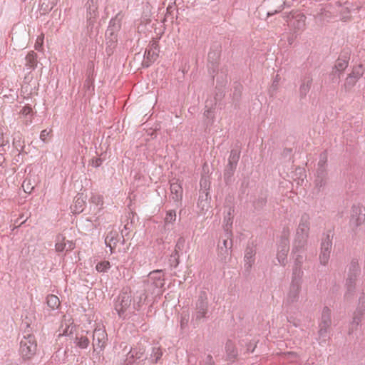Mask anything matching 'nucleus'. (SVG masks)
Wrapping results in <instances>:
<instances>
[{
	"mask_svg": "<svg viewBox=\"0 0 365 365\" xmlns=\"http://www.w3.org/2000/svg\"><path fill=\"white\" fill-rule=\"evenodd\" d=\"M91 202L96 205L103 204V197L99 195H93L91 197Z\"/></svg>",
	"mask_w": 365,
	"mask_h": 365,
	"instance_id": "obj_52",
	"label": "nucleus"
},
{
	"mask_svg": "<svg viewBox=\"0 0 365 365\" xmlns=\"http://www.w3.org/2000/svg\"><path fill=\"white\" fill-rule=\"evenodd\" d=\"M131 301L130 292L123 289L114 302V309L120 317H123L124 313L130 307Z\"/></svg>",
	"mask_w": 365,
	"mask_h": 365,
	"instance_id": "obj_10",
	"label": "nucleus"
},
{
	"mask_svg": "<svg viewBox=\"0 0 365 365\" xmlns=\"http://www.w3.org/2000/svg\"><path fill=\"white\" fill-rule=\"evenodd\" d=\"M319 331H318V337L317 340L318 341L320 345L325 344L327 340L329 339V329L330 327H324L322 325H319Z\"/></svg>",
	"mask_w": 365,
	"mask_h": 365,
	"instance_id": "obj_33",
	"label": "nucleus"
},
{
	"mask_svg": "<svg viewBox=\"0 0 365 365\" xmlns=\"http://www.w3.org/2000/svg\"><path fill=\"white\" fill-rule=\"evenodd\" d=\"M289 230L284 228L277 247V259L279 263L285 266L287 264V254L289 250Z\"/></svg>",
	"mask_w": 365,
	"mask_h": 365,
	"instance_id": "obj_9",
	"label": "nucleus"
},
{
	"mask_svg": "<svg viewBox=\"0 0 365 365\" xmlns=\"http://www.w3.org/2000/svg\"><path fill=\"white\" fill-rule=\"evenodd\" d=\"M85 205V201L81 197H76L74 200V205L73 207V212L75 213H81L83 210V207Z\"/></svg>",
	"mask_w": 365,
	"mask_h": 365,
	"instance_id": "obj_41",
	"label": "nucleus"
},
{
	"mask_svg": "<svg viewBox=\"0 0 365 365\" xmlns=\"http://www.w3.org/2000/svg\"><path fill=\"white\" fill-rule=\"evenodd\" d=\"M124 365H141V361H138L132 353V350L126 354V358L124 361Z\"/></svg>",
	"mask_w": 365,
	"mask_h": 365,
	"instance_id": "obj_43",
	"label": "nucleus"
},
{
	"mask_svg": "<svg viewBox=\"0 0 365 365\" xmlns=\"http://www.w3.org/2000/svg\"><path fill=\"white\" fill-rule=\"evenodd\" d=\"M234 212V207H229L227 210V214L224 217V232H225V236L227 237L232 236V226L233 222Z\"/></svg>",
	"mask_w": 365,
	"mask_h": 365,
	"instance_id": "obj_20",
	"label": "nucleus"
},
{
	"mask_svg": "<svg viewBox=\"0 0 365 365\" xmlns=\"http://www.w3.org/2000/svg\"><path fill=\"white\" fill-rule=\"evenodd\" d=\"M163 354V351L160 346H155L152 347L149 357H145V359L150 364H158L161 361Z\"/></svg>",
	"mask_w": 365,
	"mask_h": 365,
	"instance_id": "obj_23",
	"label": "nucleus"
},
{
	"mask_svg": "<svg viewBox=\"0 0 365 365\" xmlns=\"http://www.w3.org/2000/svg\"><path fill=\"white\" fill-rule=\"evenodd\" d=\"M365 222V207L359 205L351 207L349 225L353 228H357Z\"/></svg>",
	"mask_w": 365,
	"mask_h": 365,
	"instance_id": "obj_14",
	"label": "nucleus"
},
{
	"mask_svg": "<svg viewBox=\"0 0 365 365\" xmlns=\"http://www.w3.org/2000/svg\"><path fill=\"white\" fill-rule=\"evenodd\" d=\"M364 297H360L359 303L361 304V306L359 307L356 312L354 313L352 321L350 323L348 334L349 335L352 334L354 331L357 329L359 325L362 316L364 314V311L365 310V305H364Z\"/></svg>",
	"mask_w": 365,
	"mask_h": 365,
	"instance_id": "obj_18",
	"label": "nucleus"
},
{
	"mask_svg": "<svg viewBox=\"0 0 365 365\" xmlns=\"http://www.w3.org/2000/svg\"><path fill=\"white\" fill-rule=\"evenodd\" d=\"M225 351L229 360H233L237 356V351L235 347L234 343L228 340L225 344Z\"/></svg>",
	"mask_w": 365,
	"mask_h": 365,
	"instance_id": "obj_36",
	"label": "nucleus"
},
{
	"mask_svg": "<svg viewBox=\"0 0 365 365\" xmlns=\"http://www.w3.org/2000/svg\"><path fill=\"white\" fill-rule=\"evenodd\" d=\"M313 82L312 76L310 73H306L301 77L299 85V97L304 98L309 92Z\"/></svg>",
	"mask_w": 365,
	"mask_h": 365,
	"instance_id": "obj_19",
	"label": "nucleus"
},
{
	"mask_svg": "<svg viewBox=\"0 0 365 365\" xmlns=\"http://www.w3.org/2000/svg\"><path fill=\"white\" fill-rule=\"evenodd\" d=\"M185 240L184 237H180L177 242H176V245H175V255H178V254H180V252H182L185 247Z\"/></svg>",
	"mask_w": 365,
	"mask_h": 365,
	"instance_id": "obj_51",
	"label": "nucleus"
},
{
	"mask_svg": "<svg viewBox=\"0 0 365 365\" xmlns=\"http://www.w3.org/2000/svg\"><path fill=\"white\" fill-rule=\"evenodd\" d=\"M279 75H277L275 77V79L273 81L272 87H274V88H277L278 83H279Z\"/></svg>",
	"mask_w": 365,
	"mask_h": 365,
	"instance_id": "obj_64",
	"label": "nucleus"
},
{
	"mask_svg": "<svg viewBox=\"0 0 365 365\" xmlns=\"http://www.w3.org/2000/svg\"><path fill=\"white\" fill-rule=\"evenodd\" d=\"M284 18L294 34L302 31L306 28V16L299 11H292Z\"/></svg>",
	"mask_w": 365,
	"mask_h": 365,
	"instance_id": "obj_6",
	"label": "nucleus"
},
{
	"mask_svg": "<svg viewBox=\"0 0 365 365\" xmlns=\"http://www.w3.org/2000/svg\"><path fill=\"white\" fill-rule=\"evenodd\" d=\"M86 20L88 26H93L98 16V0H88L86 4Z\"/></svg>",
	"mask_w": 365,
	"mask_h": 365,
	"instance_id": "obj_16",
	"label": "nucleus"
},
{
	"mask_svg": "<svg viewBox=\"0 0 365 365\" xmlns=\"http://www.w3.org/2000/svg\"><path fill=\"white\" fill-rule=\"evenodd\" d=\"M170 197L175 202L177 207L181 205L183 189L182 182L179 179L173 178L170 181Z\"/></svg>",
	"mask_w": 365,
	"mask_h": 365,
	"instance_id": "obj_15",
	"label": "nucleus"
},
{
	"mask_svg": "<svg viewBox=\"0 0 365 365\" xmlns=\"http://www.w3.org/2000/svg\"><path fill=\"white\" fill-rule=\"evenodd\" d=\"M49 133H50V132L48 131L46 129L43 130L40 134V139L42 141L46 142V140L47 137L48 136Z\"/></svg>",
	"mask_w": 365,
	"mask_h": 365,
	"instance_id": "obj_61",
	"label": "nucleus"
},
{
	"mask_svg": "<svg viewBox=\"0 0 365 365\" xmlns=\"http://www.w3.org/2000/svg\"><path fill=\"white\" fill-rule=\"evenodd\" d=\"M66 243L67 244L66 247V253L73 250L75 248V244L72 241L67 240Z\"/></svg>",
	"mask_w": 365,
	"mask_h": 365,
	"instance_id": "obj_62",
	"label": "nucleus"
},
{
	"mask_svg": "<svg viewBox=\"0 0 365 365\" xmlns=\"http://www.w3.org/2000/svg\"><path fill=\"white\" fill-rule=\"evenodd\" d=\"M123 16L120 12L118 13L115 17L112 18L109 22L108 27L106 31L118 33L121 28V21Z\"/></svg>",
	"mask_w": 365,
	"mask_h": 365,
	"instance_id": "obj_28",
	"label": "nucleus"
},
{
	"mask_svg": "<svg viewBox=\"0 0 365 365\" xmlns=\"http://www.w3.org/2000/svg\"><path fill=\"white\" fill-rule=\"evenodd\" d=\"M338 4L341 7L339 12L342 14H351L358 9V6H354L352 1L340 0Z\"/></svg>",
	"mask_w": 365,
	"mask_h": 365,
	"instance_id": "obj_29",
	"label": "nucleus"
},
{
	"mask_svg": "<svg viewBox=\"0 0 365 365\" xmlns=\"http://www.w3.org/2000/svg\"><path fill=\"white\" fill-rule=\"evenodd\" d=\"M331 309L329 307H325L323 308L319 325H322L324 327L331 326Z\"/></svg>",
	"mask_w": 365,
	"mask_h": 365,
	"instance_id": "obj_34",
	"label": "nucleus"
},
{
	"mask_svg": "<svg viewBox=\"0 0 365 365\" xmlns=\"http://www.w3.org/2000/svg\"><path fill=\"white\" fill-rule=\"evenodd\" d=\"M349 57L346 55H341L336 61L334 66L330 73V77L334 82H339L341 75L348 67Z\"/></svg>",
	"mask_w": 365,
	"mask_h": 365,
	"instance_id": "obj_12",
	"label": "nucleus"
},
{
	"mask_svg": "<svg viewBox=\"0 0 365 365\" xmlns=\"http://www.w3.org/2000/svg\"><path fill=\"white\" fill-rule=\"evenodd\" d=\"M357 81H358L356 80L354 78L348 76L345 79L344 83L343 85L345 91H349L355 86Z\"/></svg>",
	"mask_w": 365,
	"mask_h": 365,
	"instance_id": "obj_45",
	"label": "nucleus"
},
{
	"mask_svg": "<svg viewBox=\"0 0 365 365\" xmlns=\"http://www.w3.org/2000/svg\"><path fill=\"white\" fill-rule=\"evenodd\" d=\"M304 252L305 251L297 252L296 254H294L292 252V253L293 255L294 260V264H296V265H302V264L304 262V258H305Z\"/></svg>",
	"mask_w": 365,
	"mask_h": 365,
	"instance_id": "obj_47",
	"label": "nucleus"
},
{
	"mask_svg": "<svg viewBox=\"0 0 365 365\" xmlns=\"http://www.w3.org/2000/svg\"><path fill=\"white\" fill-rule=\"evenodd\" d=\"M180 257V254H178V255H175V252H174V254L173 253L171 255H170V265L173 267V265L175 267H176L178 264V258Z\"/></svg>",
	"mask_w": 365,
	"mask_h": 365,
	"instance_id": "obj_57",
	"label": "nucleus"
},
{
	"mask_svg": "<svg viewBox=\"0 0 365 365\" xmlns=\"http://www.w3.org/2000/svg\"><path fill=\"white\" fill-rule=\"evenodd\" d=\"M110 264L108 261H103L98 262L96 266V269L98 272H107L110 269Z\"/></svg>",
	"mask_w": 365,
	"mask_h": 365,
	"instance_id": "obj_49",
	"label": "nucleus"
},
{
	"mask_svg": "<svg viewBox=\"0 0 365 365\" xmlns=\"http://www.w3.org/2000/svg\"><path fill=\"white\" fill-rule=\"evenodd\" d=\"M147 292L145 289L140 292H137L136 294L133 297V308L138 311L147 299Z\"/></svg>",
	"mask_w": 365,
	"mask_h": 365,
	"instance_id": "obj_30",
	"label": "nucleus"
},
{
	"mask_svg": "<svg viewBox=\"0 0 365 365\" xmlns=\"http://www.w3.org/2000/svg\"><path fill=\"white\" fill-rule=\"evenodd\" d=\"M165 274L162 269H155L150 272L148 279L145 282V290L151 294H162L165 285Z\"/></svg>",
	"mask_w": 365,
	"mask_h": 365,
	"instance_id": "obj_2",
	"label": "nucleus"
},
{
	"mask_svg": "<svg viewBox=\"0 0 365 365\" xmlns=\"http://www.w3.org/2000/svg\"><path fill=\"white\" fill-rule=\"evenodd\" d=\"M329 4H318L308 9V14L313 16L317 23L323 24L331 17L332 12Z\"/></svg>",
	"mask_w": 365,
	"mask_h": 365,
	"instance_id": "obj_7",
	"label": "nucleus"
},
{
	"mask_svg": "<svg viewBox=\"0 0 365 365\" xmlns=\"http://www.w3.org/2000/svg\"><path fill=\"white\" fill-rule=\"evenodd\" d=\"M120 239H122V242L124 243L123 231H122L121 237L119 236L116 231H110L107 234L105 238V243L110 248L111 252H113L117 242Z\"/></svg>",
	"mask_w": 365,
	"mask_h": 365,
	"instance_id": "obj_21",
	"label": "nucleus"
},
{
	"mask_svg": "<svg viewBox=\"0 0 365 365\" xmlns=\"http://www.w3.org/2000/svg\"><path fill=\"white\" fill-rule=\"evenodd\" d=\"M327 154L326 152H323L320 154L319 160L317 163V170H327Z\"/></svg>",
	"mask_w": 365,
	"mask_h": 365,
	"instance_id": "obj_44",
	"label": "nucleus"
},
{
	"mask_svg": "<svg viewBox=\"0 0 365 365\" xmlns=\"http://www.w3.org/2000/svg\"><path fill=\"white\" fill-rule=\"evenodd\" d=\"M102 164V160L101 158H96L92 160V165L97 168Z\"/></svg>",
	"mask_w": 365,
	"mask_h": 365,
	"instance_id": "obj_63",
	"label": "nucleus"
},
{
	"mask_svg": "<svg viewBox=\"0 0 365 365\" xmlns=\"http://www.w3.org/2000/svg\"><path fill=\"white\" fill-rule=\"evenodd\" d=\"M240 153L237 150L232 149L230 151V154L228 158V164L224 173L225 178H230L233 175L240 159Z\"/></svg>",
	"mask_w": 365,
	"mask_h": 365,
	"instance_id": "obj_17",
	"label": "nucleus"
},
{
	"mask_svg": "<svg viewBox=\"0 0 365 365\" xmlns=\"http://www.w3.org/2000/svg\"><path fill=\"white\" fill-rule=\"evenodd\" d=\"M224 239L222 240V245L220 244L218 245L219 247V255L221 257L225 258L229 255V250L232 248V237H227L224 235Z\"/></svg>",
	"mask_w": 365,
	"mask_h": 365,
	"instance_id": "obj_26",
	"label": "nucleus"
},
{
	"mask_svg": "<svg viewBox=\"0 0 365 365\" xmlns=\"http://www.w3.org/2000/svg\"><path fill=\"white\" fill-rule=\"evenodd\" d=\"M94 73V63L93 61H89L87 65V71L86 74L88 78L93 76Z\"/></svg>",
	"mask_w": 365,
	"mask_h": 365,
	"instance_id": "obj_53",
	"label": "nucleus"
},
{
	"mask_svg": "<svg viewBox=\"0 0 365 365\" xmlns=\"http://www.w3.org/2000/svg\"><path fill=\"white\" fill-rule=\"evenodd\" d=\"M362 75L363 71L361 65L354 67L352 71L349 74V76L354 78L357 81L362 76Z\"/></svg>",
	"mask_w": 365,
	"mask_h": 365,
	"instance_id": "obj_48",
	"label": "nucleus"
},
{
	"mask_svg": "<svg viewBox=\"0 0 365 365\" xmlns=\"http://www.w3.org/2000/svg\"><path fill=\"white\" fill-rule=\"evenodd\" d=\"M310 229V217L304 213L300 218L292 245V252H303L306 250Z\"/></svg>",
	"mask_w": 365,
	"mask_h": 365,
	"instance_id": "obj_1",
	"label": "nucleus"
},
{
	"mask_svg": "<svg viewBox=\"0 0 365 365\" xmlns=\"http://www.w3.org/2000/svg\"><path fill=\"white\" fill-rule=\"evenodd\" d=\"M43 42V36H38L36 41L35 43V46H34L35 49L37 51H41L42 48Z\"/></svg>",
	"mask_w": 365,
	"mask_h": 365,
	"instance_id": "obj_56",
	"label": "nucleus"
},
{
	"mask_svg": "<svg viewBox=\"0 0 365 365\" xmlns=\"http://www.w3.org/2000/svg\"><path fill=\"white\" fill-rule=\"evenodd\" d=\"M204 116L207 120V124L212 125L215 121L214 108L211 107L206 109L204 112Z\"/></svg>",
	"mask_w": 365,
	"mask_h": 365,
	"instance_id": "obj_46",
	"label": "nucleus"
},
{
	"mask_svg": "<svg viewBox=\"0 0 365 365\" xmlns=\"http://www.w3.org/2000/svg\"><path fill=\"white\" fill-rule=\"evenodd\" d=\"M25 67L27 70L31 71L36 68L38 61L37 54L34 51H31L29 52L25 58Z\"/></svg>",
	"mask_w": 365,
	"mask_h": 365,
	"instance_id": "obj_32",
	"label": "nucleus"
},
{
	"mask_svg": "<svg viewBox=\"0 0 365 365\" xmlns=\"http://www.w3.org/2000/svg\"><path fill=\"white\" fill-rule=\"evenodd\" d=\"M208 311V302L205 293H202L194 307L192 314L191 322L194 327L197 326L200 322H203L207 319V314Z\"/></svg>",
	"mask_w": 365,
	"mask_h": 365,
	"instance_id": "obj_4",
	"label": "nucleus"
},
{
	"mask_svg": "<svg viewBox=\"0 0 365 365\" xmlns=\"http://www.w3.org/2000/svg\"><path fill=\"white\" fill-rule=\"evenodd\" d=\"M267 203V195L261 194L252 202L254 209L257 211L261 210Z\"/></svg>",
	"mask_w": 365,
	"mask_h": 365,
	"instance_id": "obj_37",
	"label": "nucleus"
},
{
	"mask_svg": "<svg viewBox=\"0 0 365 365\" xmlns=\"http://www.w3.org/2000/svg\"><path fill=\"white\" fill-rule=\"evenodd\" d=\"M302 265H296L294 264L293 269H292V282H298L300 284H302V276H303V271L302 269Z\"/></svg>",
	"mask_w": 365,
	"mask_h": 365,
	"instance_id": "obj_35",
	"label": "nucleus"
},
{
	"mask_svg": "<svg viewBox=\"0 0 365 365\" xmlns=\"http://www.w3.org/2000/svg\"><path fill=\"white\" fill-rule=\"evenodd\" d=\"M19 115L24 118V124L29 125L33 122V110L32 108L29 105L24 106L19 111Z\"/></svg>",
	"mask_w": 365,
	"mask_h": 365,
	"instance_id": "obj_27",
	"label": "nucleus"
},
{
	"mask_svg": "<svg viewBox=\"0 0 365 365\" xmlns=\"http://www.w3.org/2000/svg\"><path fill=\"white\" fill-rule=\"evenodd\" d=\"M247 346V351L249 353H252L255 351V349L256 347V343L254 342H249L246 344Z\"/></svg>",
	"mask_w": 365,
	"mask_h": 365,
	"instance_id": "obj_60",
	"label": "nucleus"
},
{
	"mask_svg": "<svg viewBox=\"0 0 365 365\" xmlns=\"http://www.w3.org/2000/svg\"><path fill=\"white\" fill-rule=\"evenodd\" d=\"M75 329L74 326H67L66 329L63 331L62 335L63 336H69L71 334L73 331V329Z\"/></svg>",
	"mask_w": 365,
	"mask_h": 365,
	"instance_id": "obj_59",
	"label": "nucleus"
},
{
	"mask_svg": "<svg viewBox=\"0 0 365 365\" xmlns=\"http://www.w3.org/2000/svg\"><path fill=\"white\" fill-rule=\"evenodd\" d=\"M301 291L302 284L297 282H291L289 289L287 290L283 301V306L287 311L291 309L292 307L298 302Z\"/></svg>",
	"mask_w": 365,
	"mask_h": 365,
	"instance_id": "obj_8",
	"label": "nucleus"
},
{
	"mask_svg": "<svg viewBox=\"0 0 365 365\" xmlns=\"http://www.w3.org/2000/svg\"><path fill=\"white\" fill-rule=\"evenodd\" d=\"M108 341V335L105 329L101 327L95 328L93 333V346L94 351H102L104 350Z\"/></svg>",
	"mask_w": 365,
	"mask_h": 365,
	"instance_id": "obj_13",
	"label": "nucleus"
},
{
	"mask_svg": "<svg viewBox=\"0 0 365 365\" xmlns=\"http://www.w3.org/2000/svg\"><path fill=\"white\" fill-rule=\"evenodd\" d=\"M332 247V237L329 234L325 235L322 240L319 253V262L322 265H327L330 258Z\"/></svg>",
	"mask_w": 365,
	"mask_h": 365,
	"instance_id": "obj_11",
	"label": "nucleus"
},
{
	"mask_svg": "<svg viewBox=\"0 0 365 365\" xmlns=\"http://www.w3.org/2000/svg\"><path fill=\"white\" fill-rule=\"evenodd\" d=\"M106 51L108 53H110L113 52V48L115 46L116 43L118 41V33L113 31H106Z\"/></svg>",
	"mask_w": 365,
	"mask_h": 365,
	"instance_id": "obj_25",
	"label": "nucleus"
},
{
	"mask_svg": "<svg viewBox=\"0 0 365 365\" xmlns=\"http://www.w3.org/2000/svg\"><path fill=\"white\" fill-rule=\"evenodd\" d=\"M46 303L52 309H56L60 305V300L57 296L54 294H48L46 297Z\"/></svg>",
	"mask_w": 365,
	"mask_h": 365,
	"instance_id": "obj_40",
	"label": "nucleus"
},
{
	"mask_svg": "<svg viewBox=\"0 0 365 365\" xmlns=\"http://www.w3.org/2000/svg\"><path fill=\"white\" fill-rule=\"evenodd\" d=\"M176 220V212L174 210H170L167 211L165 217V223L170 224L175 222Z\"/></svg>",
	"mask_w": 365,
	"mask_h": 365,
	"instance_id": "obj_50",
	"label": "nucleus"
},
{
	"mask_svg": "<svg viewBox=\"0 0 365 365\" xmlns=\"http://www.w3.org/2000/svg\"><path fill=\"white\" fill-rule=\"evenodd\" d=\"M361 274V269L358 262V259H352L350 264L348 265L347 277L346 279L345 286L346 292L344 294L346 299L352 296L356 289V282L358 277Z\"/></svg>",
	"mask_w": 365,
	"mask_h": 365,
	"instance_id": "obj_3",
	"label": "nucleus"
},
{
	"mask_svg": "<svg viewBox=\"0 0 365 365\" xmlns=\"http://www.w3.org/2000/svg\"><path fill=\"white\" fill-rule=\"evenodd\" d=\"M328 173L327 170H317L314 183L319 189L324 187L328 183Z\"/></svg>",
	"mask_w": 365,
	"mask_h": 365,
	"instance_id": "obj_24",
	"label": "nucleus"
},
{
	"mask_svg": "<svg viewBox=\"0 0 365 365\" xmlns=\"http://www.w3.org/2000/svg\"><path fill=\"white\" fill-rule=\"evenodd\" d=\"M37 344L35 336L31 334H24L20 341V354L24 360L31 359L36 352Z\"/></svg>",
	"mask_w": 365,
	"mask_h": 365,
	"instance_id": "obj_5",
	"label": "nucleus"
},
{
	"mask_svg": "<svg viewBox=\"0 0 365 365\" xmlns=\"http://www.w3.org/2000/svg\"><path fill=\"white\" fill-rule=\"evenodd\" d=\"M255 250L253 247L248 246L245 250L244 262H245V269L246 271L249 272L252 268V264L255 262Z\"/></svg>",
	"mask_w": 365,
	"mask_h": 365,
	"instance_id": "obj_22",
	"label": "nucleus"
},
{
	"mask_svg": "<svg viewBox=\"0 0 365 365\" xmlns=\"http://www.w3.org/2000/svg\"><path fill=\"white\" fill-rule=\"evenodd\" d=\"M130 349L132 350V353L134 354L135 359H138V361H141L142 363L143 361V357L145 352V349L143 346L138 345L134 348H131Z\"/></svg>",
	"mask_w": 365,
	"mask_h": 365,
	"instance_id": "obj_42",
	"label": "nucleus"
},
{
	"mask_svg": "<svg viewBox=\"0 0 365 365\" xmlns=\"http://www.w3.org/2000/svg\"><path fill=\"white\" fill-rule=\"evenodd\" d=\"M158 57V53L156 51H151L146 48L144 53V59L143 61V66L149 67L154 63Z\"/></svg>",
	"mask_w": 365,
	"mask_h": 365,
	"instance_id": "obj_31",
	"label": "nucleus"
},
{
	"mask_svg": "<svg viewBox=\"0 0 365 365\" xmlns=\"http://www.w3.org/2000/svg\"><path fill=\"white\" fill-rule=\"evenodd\" d=\"M74 343L78 348L84 349L89 346L90 341L89 339L86 336H76L74 339Z\"/></svg>",
	"mask_w": 365,
	"mask_h": 365,
	"instance_id": "obj_39",
	"label": "nucleus"
},
{
	"mask_svg": "<svg viewBox=\"0 0 365 365\" xmlns=\"http://www.w3.org/2000/svg\"><path fill=\"white\" fill-rule=\"evenodd\" d=\"M148 50L156 51L158 53L159 52V44L158 41L156 40H153L150 42L148 46Z\"/></svg>",
	"mask_w": 365,
	"mask_h": 365,
	"instance_id": "obj_55",
	"label": "nucleus"
},
{
	"mask_svg": "<svg viewBox=\"0 0 365 365\" xmlns=\"http://www.w3.org/2000/svg\"><path fill=\"white\" fill-rule=\"evenodd\" d=\"M282 3L278 6L277 9H275L274 11H272V12L269 11L267 13V16H272L274 14L280 12L284 8V6H287L286 0H282Z\"/></svg>",
	"mask_w": 365,
	"mask_h": 365,
	"instance_id": "obj_54",
	"label": "nucleus"
},
{
	"mask_svg": "<svg viewBox=\"0 0 365 365\" xmlns=\"http://www.w3.org/2000/svg\"><path fill=\"white\" fill-rule=\"evenodd\" d=\"M67 244L65 241V237L62 235H58L56 238L55 249L57 252H66V247Z\"/></svg>",
	"mask_w": 365,
	"mask_h": 365,
	"instance_id": "obj_38",
	"label": "nucleus"
},
{
	"mask_svg": "<svg viewBox=\"0 0 365 365\" xmlns=\"http://www.w3.org/2000/svg\"><path fill=\"white\" fill-rule=\"evenodd\" d=\"M189 320V314H182L181 319H180V326L181 327H184L185 325H187Z\"/></svg>",
	"mask_w": 365,
	"mask_h": 365,
	"instance_id": "obj_58",
	"label": "nucleus"
}]
</instances>
